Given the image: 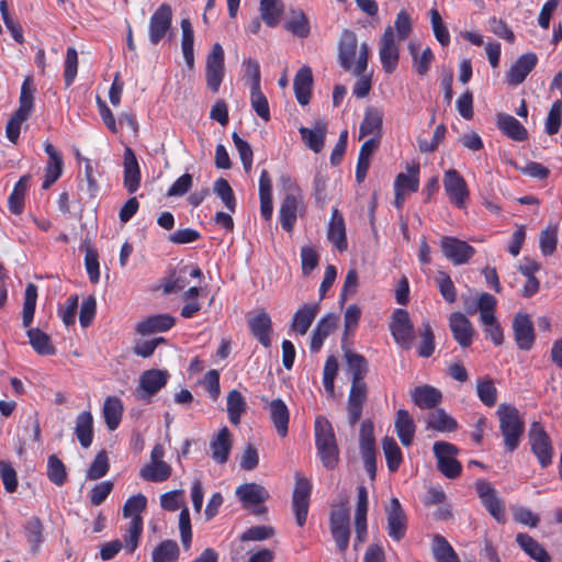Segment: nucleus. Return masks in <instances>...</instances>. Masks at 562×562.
Returning a JSON list of instances; mask_svg holds the SVG:
<instances>
[{
	"instance_id": "obj_1",
	"label": "nucleus",
	"mask_w": 562,
	"mask_h": 562,
	"mask_svg": "<svg viewBox=\"0 0 562 562\" xmlns=\"http://www.w3.org/2000/svg\"><path fill=\"white\" fill-rule=\"evenodd\" d=\"M499 420V430L507 450L514 451L520 443L525 430V423L518 409L510 404H501L496 411Z\"/></svg>"
},
{
	"instance_id": "obj_2",
	"label": "nucleus",
	"mask_w": 562,
	"mask_h": 562,
	"mask_svg": "<svg viewBox=\"0 0 562 562\" xmlns=\"http://www.w3.org/2000/svg\"><path fill=\"white\" fill-rule=\"evenodd\" d=\"M34 87L31 78H26L21 87L20 105L7 124L9 140H16L20 136L23 122L31 115L34 108Z\"/></svg>"
},
{
	"instance_id": "obj_3",
	"label": "nucleus",
	"mask_w": 562,
	"mask_h": 562,
	"mask_svg": "<svg viewBox=\"0 0 562 562\" xmlns=\"http://www.w3.org/2000/svg\"><path fill=\"white\" fill-rule=\"evenodd\" d=\"M395 38L394 30L387 26L379 42V58L383 70L386 74H393L398 65L400 43Z\"/></svg>"
},
{
	"instance_id": "obj_4",
	"label": "nucleus",
	"mask_w": 562,
	"mask_h": 562,
	"mask_svg": "<svg viewBox=\"0 0 562 562\" xmlns=\"http://www.w3.org/2000/svg\"><path fill=\"white\" fill-rule=\"evenodd\" d=\"M531 451L542 468L552 462L553 449L551 439L539 423H533L529 430Z\"/></svg>"
},
{
	"instance_id": "obj_5",
	"label": "nucleus",
	"mask_w": 562,
	"mask_h": 562,
	"mask_svg": "<svg viewBox=\"0 0 562 562\" xmlns=\"http://www.w3.org/2000/svg\"><path fill=\"white\" fill-rule=\"evenodd\" d=\"M224 74V49L221 44L215 43L206 57L205 67L206 86L212 92L220 90Z\"/></svg>"
},
{
	"instance_id": "obj_6",
	"label": "nucleus",
	"mask_w": 562,
	"mask_h": 562,
	"mask_svg": "<svg viewBox=\"0 0 562 562\" xmlns=\"http://www.w3.org/2000/svg\"><path fill=\"white\" fill-rule=\"evenodd\" d=\"M434 453L438 460V469L449 479L457 477L461 472V464L456 460L458 449L445 441L434 443Z\"/></svg>"
},
{
	"instance_id": "obj_7",
	"label": "nucleus",
	"mask_w": 562,
	"mask_h": 562,
	"mask_svg": "<svg viewBox=\"0 0 562 562\" xmlns=\"http://www.w3.org/2000/svg\"><path fill=\"white\" fill-rule=\"evenodd\" d=\"M443 256L456 266L467 263L475 254V249L467 241L451 236L440 239Z\"/></svg>"
},
{
	"instance_id": "obj_8",
	"label": "nucleus",
	"mask_w": 562,
	"mask_h": 562,
	"mask_svg": "<svg viewBox=\"0 0 562 562\" xmlns=\"http://www.w3.org/2000/svg\"><path fill=\"white\" fill-rule=\"evenodd\" d=\"M443 187L450 202L459 209L465 207L469 189L465 180L454 170L449 169L443 175Z\"/></svg>"
},
{
	"instance_id": "obj_9",
	"label": "nucleus",
	"mask_w": 562,
	"mask_h": 562,
	"mask_svg": "<svg viewBox=\"0 0 562 562\" xmlns=\"http://www.w3.org/2000/svg\"><path fill=\"white\" fill-rule=\"evenodd\" d=\"M172 23V9L169 4H160L149 19L148 36L153 45H157L168 33Z\"/></svg>"
},
{
	"instance_id": "obj_10",
	"label": "nucleus",
	"mask_w": 562,
	"mask_h": 562,
	"mask_svg": "<svg viewBox=\"0 0 562 562\" xmlns=\"http://www.w3.org/2000/svg\"><path fill=\"white\" fill-rule=\"evenodd\" d=\"M330 531L339 552H345L349 544V512L345 507L336 508L330 515Z\"/></svg>"
},
{
	"instance_id": "obj_11",
	"label": "nucleus",
	"mask_w": 562,
	"mask_h": 562,
	"mask_svg": "<svg viewBox=\"0 0 562 562\" xmlns=\"http://www.w3.org/2000/svg\"><path fill=\"white\" fill-rule=\"evenodd\" d=\"M303 210V199L301 193L295 190L288 193L280 206L279 217L284 231L291 233L294 228L299 214Z\"/></svg>"
},
{
	"instance_id": "obj_12",
	"label": "nucleus",
	"mask_w": 562,
	"mask_h": 562,
	"mask_svg": "<svg viewBox=\"0 0 562 562\" xmlns=\"http://www.w3.org/2000/svg\"><path fill=\"white\" fill-rule=\"evenodd\" d=\"M391 333L396 344H398L403 349H409L412 347L414 329L406 311L396 310L393 313Z\"/></svg>"
},
{
	"instance_id": "obj_13",
	"label": "nucleus",
	"mask_w": 562,
	"mask_h": 562,
	"mask_svg": "<svg viewBox=\"0 0 562 562\" xmlns=\"http://www.w3.org/2000/svg\"><path fill=\"white\" fill-rule=\"evenodd\" d=\"M476 492L491 516L498 522H505L504 501L498 496L496 490L490 483L481 481L476 483Z\"/></svg>"
},
{
	"instance_id": "obj_14",
	"label": "nucleus",
	"mask_w": 562,
	"mask_h": 562,
	"mask_svg": "<svg viewBox=\"0 0 562 562\" xmlns=\"http://www.w3.org/2000/svg\"><path fill=\"white\" fill-rule=\"evenodd\" d=\"M311 490L312 485L308 480L296 475L293 491V510L299 526H303L306 521Z\"/></svg>"
},
{
	"instance_id": "obj_15",
	"label": "nucleus",
	"mask_w": 562,
	"mask_h": 562,
	"mask_svg": "<svg viewBox=\"0 0 562 562\" xmlns=\"http://www.w3.org/2000/svg\"><path fill=\"white\" fill-rule=\"evenodd\" d=\"M387 518V533L395 540L400 541L404 538L406 532V516L396 497L390 501V504L385 507Z\"/></svg>"
},
{
	"instance_id": "obj_16",
	"label": "nucleus",
	"mask_w": 562,
	"mask_h": 562,
	"mask_svg": "<svg viewBox=\"0 0 562 562\" xmlns=\"http://www.w3.org/2000/svg\"><path fill=\"white\" fill-rule=\"evenodd\" d=\"M169 374L159 369L147 370L139 376L138 397L149 400L167 383Z\"/></svg>"
},
{
	"instance_id": "obj_17",
	"label": "nucleus",
	"mask_w": 562,
	"mask_h": 562,
	"mask_svg": "<svg viewBox=\"0 0 562 562\" xmlns=\"http://www.w3.org/2000/svg\"><path fill=\"white\" fill-rule=\"evenodd\" d=\"M236 495L244 503L247 508L254 507V513L260 515L263 513V503L269 494L267 490L256 483L243 484L236 488Z\"/></svg>"
},
{
	"instance_id": "obj_18",
	"label": "nucleus",
	"mask_w": 562,
	"mask_h": 562,
	"mask_svg": "<svg viewBox=\"0 0 562 562\" xmlns=\"http://www.w3.org/2000/svg\"><path fill=\"white\" fill-rule=\"evenodd\" d=\"M513 330L517 346L522 350H530L535 344V330L530 317L525 313H517L513 319Z\"/></svg>"
},
{
	"instance_id": "obj_19",
	"label": "nucleus",
	"mask_w": 562,
	"mask_h": 562,
	"mask_svg": "<svg viewBox=\"0 0 562 562\" xmlns=\"http://www.w3.org/2000/svg\"><path fill=\"white\" fill-rule=\"evenodd\" d=\"M369 46L367 43H362L359 48L357 63L353 68V74L358 76V80L353 86V94L358 98H364L369 94L371 89V79L363 76V72L368 66Z\"/></svg>"
},
{
	"instance_id": "obj_20",
	"label": "nucleus",
	"mask_w": 562,
	"mask_h": 562,
	"mask_svg": "<svg viewBox=\"0 0 562 562\" xmlns=\"http://www.w3.org/2000/svg\"><path fill=\"white\" fill-rule=\"evenodd\" d=\"M449 327L456 341L462 347H469L473 341L474 327L465 315L454 312L449 317Z\"/></svg>"
},
{
	"instance_id": "obj_21",
	"label": "nucleus",
	"mask_w": 562,
	"mask_h": 562,
	"mask_svg": "<svg viewBox=\"0 0 562 562\" xmlns=\"http://www.w3.org/2000/svg\"><path fill=\"white\" fill-rule=\"evenodd\" d=\"M537 63L538 57L535 53H526L519 56L506 74L508 85L516 87L522 83Z\"/></svg>"
},
{
	"instance_id": "obj_22",
	"label": "nucleus",
	"mask_w": 562,
	"mask_h": 562,
	"mask_svg": "<svg viewBox=\"0 0 562 562\" xmlns=\"http://www.w3.org/2000/svg\"><path fill=\"white\" fill-rule=\"evenodd\" d=\"M358 49L357 36L352 31L345 30L341 34L338 45L339 65L345 70L355 68L357 59H355Z\"/></svg>"
},
{
	"instance_id": "obj_23",
	"label": "nucleus",
	"mask_w": 562,
	"mask_h": 562,
	"mask_svg": "<svg viewBox=\"0 0 562 562\" xmlns=\"http://www.w3.org/2000/svg\"><path fill=\"white\" fill-rule=\"evenodd\" d=\"M123 183L128 193H134L140 186V169L135 154L128 147L125 148L123 158Z\"/></svg>"
},
{
	"instance_id": "obj_24",
	"label": "nucleus",
	"mask_w": 562,
	"mask_h": 562,
	"mask_svg": "<svg viewBox=\"0 0 562 562\" xmlns=\"http://www.w3.org/2000/svg\"><path fill=\"white\" fill-rule=\"evenodd\" d=\"M293 86L297 102L301 105H306L311 100L313 86L312 69L308 66H303L299 69L294 77Z\"/></svg>"
},
{
	"instance_id": "obj_25",
	"label": "nucleus",
	"mask_w": 562,
	"mask_h": 562,
	"mask_svg": "<svg viewBox=\"0 0 562 562\" xmlns=\"http://www.w3.org/2000/svg\"><path fill=\"white\" fill-rule=\"evenodd\" d=\"M327 237L329 241L339 250L347 249L346 227L345 221L337 209L331 212V218L328 225Z\"/></svg>"
},
{
	"instance_id": "obj_26",
	"label": "nucleus",
	"mask_w": 562,
	"mask_h": 562,
	"mask_svg": "<svg viewBox=\"0 0 562 562\" xmlns=\"http://www.w3.org/2000/svg\"><path fill=\"white\" fill-rule=\"evenodd\" d=\"M419 187V164L411 162L406 166V172H401L394 180V191L404 193L416 192Z\"/></svg>"
},
{
	"instance_id": "obj_27",
	"label": "nucleus",
	"mask_w": 562,
	"mask_h": 562,
	"mask_svg": "<svg viewBox=\"0 0 562 562\" xmlns=\"http://www.w3.org/2000/svg\"><path fill=\"white\" fill-rule=\"evenodd\" d=\"M319 310L317 303L302 305L293 315L291 328L299 335H305Z\"/></svg>"
},
{
	"instance_id": "obj_28",
	"label": "nucleus",
	"mask_w": 562,
	"mask_h": 562,
	"mask_svg": "<svg viewBox=\"0 0 562 562\" xmlns=\"http://www.w3.org/2000/svg\"><path fill=\"white\" fill-rule=\"evenodd\" d=\"M366 396V383L363 381H352L348 400L349 419L351 424L359 420Z\"/></svg>"
},
{
	"instance_id": "obj_29",
	"label": "nucleus",
	"mask_w": 562,
	"mask_h": 562,
	"mask_svg": "<svg viewBox=\"0 0 562 562\" xmlns=\"http://www.w3.org/2000/svg\"><path fill=\"white\" fill-rule=\"evenodd\" d=\"M175 324V318L168 314L149 316L137 324L136 330L140 335H151L170 329Z\"/></svg>"
},
{
	"instance_id": "obj_30",
	"label": "nucleus",
	"mask_w": 562,
	"mask_h": 562,
	"mask_svg": "<svg viewBox=\"0 0 562 562\" xmlns=\"http://www.w3.org/2000/svg\"><path fill=\"white\" fill-rule=\"evenodd\" d=\"M232 435L227 427L220 429L217 436L211 441L212 458L217 463H225L232 449Z\"/></svg>"
},
{
	"instance_id": "obj_31",
	"label": "nucleus",
	"mask_w": 562,
	"mask_h": 562,
	"mask_svg": "<svg viewBox=\"0 0 562 562\" xmlns=\"http://www.w3.org/2000/svg\"><path fill=\"white\" fill-rule=\"evenodd\" d=\"M249 327L252 335L259 340V342L268 348L271 344V327L272 322L270 316L261 312L249 319Z\"/></svg>"
},
{
	"instance_id": "obj_32",
	"label": "nucleus",
	"mask_w": 562,
	"mask_h": 562,
	"mask_svg": "<svg viewBox=\"0 0 562 562\" xmlns=\"http://www.w3.org/2000/svg\"><path fill=\"white\" fill-rule=\"evenodd\" d=\"M269 413L272 425L274 426L280 437H285L288 434V425L290 413L282 400H273L269 404Z\"/></svg>"
},
{
	"instance_id": "obj_33",
	"label": "nucleus",
	"mask_w": 562,
	"mask_h": 562,
	"mask_svg": "<svg viewBox=\"0 0 562 562\" xmlns=\"http://www.w3.org/2000/svg\"><path fill=\"white\" fill-rule=\"evenodd\" d=\"M45 151L48 155V161L46 165V175L43 188L47 189L60 177L63 171V159L59 151L50 143L46 145Z\"/></svg>"
},
{
	"instance_id": "obj_34",
	"label": "nucleus",
	"mask_w": 562,
	"mask_h": 562,
	"mask_svg": "<svg viewBox=\"0 0 562 562\" xmlns=\"http://www.w3.org/2000/svg\"><path fill=\"white\" fill-rule=\"evenodd\" d=\"M395 430L403 446H409L415 434V424L406 409H400L395 417Z\"/></svg>"
},
{
	"instance_id": "obj_35",
	"label": "nucleus",
	"mask_w": 562,
	"mask_h": 562,
	"mask_svg": "<svg viewBox=\"0 0 562 562\" xmlns=\"http://www.w3.org/2000/svg\"><path fill=\"white\" fill-rule=\"evenodd\" d=\"M337 317L329 314L324 316L316 325L313 330L312 339H311V351L317 352L325 339L331 333V330L336 327Z\"/></svg>"
},
{
	"instance_id": "obj_36",
	"label": "nucleus",
	"mask_w": 562,
	"mask_h": 562,
	"mask_svg": "<svg viewBox=\"0 0 562 562\" xmlns=\"http://www.w3.org/2000/svg\"><path fill=\"white\" fill-rule=\"evenodd\" d=\"M382 126V113L378 109H369L360 126L361 138L368 137L367 140H376L380 137Z\"/></svg>"
},
{
	"instance_id": "obj_37",
	"label": "nucleus",
	"mask_w": 562,
	"mask_h": 562,
	"mask_svg": "<svg viewBox=\"0 0 562 562\" xmlns=\"http://www.w3.org/2000/svg\"><path fill=\"white\" fill-rule=\"evenodd\" d=\"M497 126L505 136L513 140H525L527 138V130L513 115L499 114L497 116Z\"/></svg>"
},
{
	"instance_id": "obj_38",
	"label": "nucleus",
	"mask_w": 562,
	"mask_h": 562,
	"mask_svg": "<svg viewBox=\"0 0 562 562\" xmlns=\"http://www.w3.org/2000/svg\"><path fill=\"white\" fill-rule=\"evenodd\" d=\"M518 546L537 562H550L551 558L544 548L527 533L516 536Z\"/></svg>"
},
{
	"instance_id": "obj_39",
	"label": "nucleus",
	"mask_w": 562,
	"mask_h": 562,
	"mask_svg": "<svg viewBox=\"0 0 562 562\" xmlns=\"http://www.w3.org/2000/svg\"><path fill=\"white\" fill-rule=\"evenodd\" d=\"M283 10L281 0H260V18L269 27H276L280 23Z\"/></svg>"
},
{
	"instance_id": "obj_40",
	"label": "nucleus",
	"mask_w": 562,
	"mask_h": 562,
	"mask_svg": "<svg viewBox=\"0 0 562 562\" xmlns=\"http://www.w3.org/2000/svg\"><path fill=\"white\" fill-rule=\"evenodd\" d=\"M412 398L418 407L431 408L441 401V392L429 385L417 386L412 391Z\"/></svg>"
},
{
	"instance_id": "obj_41",
	"label": "nucleus",
	"mask_w": 562,
	"mask_h": 562,
	"mask_svg": "<svg viewBox=\"0 0 562 562\" xmlns=\"http://www.w3.org/2000/svg\"><path fill=\"white\" fill-rule=\"evenodd\" d=\"M75 434L83 448H89L93 438V418L90 412L77 416Z\"/></svg>"
},
{
	"instance_id": "obj_42",
	"label": "nucleus",
	"mask_w": 562,
	"mask_h": 562,
	"mask_svg": "<svg viewBox=\"0 0 562 562\" xmlns=\"http://www.w3.org/2000/svg\"><path fill=\"white\" fill-rule=\"evenodd\" d=\"M181 50L187 66L191 69L194 66V32L189 19L181 20Z\"/></svg>"
},
{
	"instance_id": "obj_43",
	"label": "nucleus",
	"mask_w": 562,
	"mask_h": 562,
	"mask_svg": "<svg viewBox=\"0 0 562 562\" xmlns=\"http://www.w3.org/2000/svg\"><path fill=\"white\" fill-rule=\"evenodd\" d=\"M171 472V467L165 461L148 462L140 469L139 476L147 482H164L170 477Z\"/></svg>"
},
{
	"instance_id": "obj_44",
	"label": "nucleus",
	"mask_w": 562,
	"mask_h": 562,
	"mask_svg": "<svg viewBox=\"0 0 562 562\" xmlns=\"http://www.w3.org/2000/svg\"><path fill=\"white\" fill-rule=\"evenodd\" d=\"M431 551L436 562H460L458 554L450 543L440 535L432 539Z\"/></svg>"
},
{
	"instance_id": "obj_45",
	"label": "nucleus",
	"mask_w": 562,
	"mask_h": 562,
	"mask_svg": "<svg viewBox=\"0 0 562 562\" xmlns=\"http://www.w3.org/2000/svg\"><path fill=\"white\" fill-rule=\"evenodd\" d=\"M123 413L122 402L115 396H109L103 404V416L110 430L119 427Z\"/></svg>"
},
{
	"instance_id": "obj_46",
	"label": "nucleus",
	"mask_w": 562,
	"mask_h": 562,
	"mask_svg": "<svg viewBox=\"0 0 562 562\" xmlns=\"http://www.w3.org/2000/svg\"><path fill=\"white\" fill-rule=\"evenodd\" d=\"M284 26L294 36L300 38H305L310 34V23L302 10H292Z\"/></svg>"
},
{
	"instance_id": "obj_47",
	"label": "nucleus",
	"mask_w": 562,
	"mask_h": 562,
	"mask_svg": "<svg viewBox=\"0 0 562 562\" xmlns=\"http://www.w3.org/2000/svg\"><path fill=\"white\" fill-rule=\"evenodd\" d=\"M43 524L38 517H31L24 525V532L29 543L31 544V550L33 553H37L40 547L44 542V533H43Z\"/></svg>"
},
{
	"instance_id": "obj_48",
	"label": "nucleus",
	"mask_w": 562,
	"mask_h": 562,
	"mask_svg": "<svg viewBox=\"0 0 562 562\" xmlns=\"http://www.w3.org/2000/svg\"><path fill=\"white\" fill-rule=\"evenodd\" d=\"M226 404L229 422L234 425H238L241 415L246 412L247 408L244 396L237 390H232L227 394Z\"/></svg>"
},
{
	"instance_id": "obj_49",
	"label": "nucleus",
	"mask_w": 562,
	"mask_h": 562,
	"mask_svg": "<svg viewBox=\"0 0 562 562\" xmlns=\"http://www.w3.org/2000/svg\"><path fill=\"white\" fill-rule=\"evenodd\" d=\"M316 448L322 463L328 469L335 468L338 461L336 439L318 440L316 441Z\"/></svg>"
},
{
	"instance_id": "obj_50",
	"label": "nucleus",
	"mask_w": 562,
	"mask_h": 562,
	"mask_svg": "<svg viewBox=\"0 0 562 562\" xmlns=\"http://www.w3.org/2000/svg\"><path fill=\"white\" fill-rule=\"evenodd\" d=\"M27 337L32 348L38 355H53L55 349L50 342V338L38 328H31L27 330Z\"/></svg>"
},
{
	"instance_id": "obj_51",
	"label": "nucleus",
	"mask_w": 562,
	"mask_h": 562,
	"mask_svg": "<svg viewBox=\"0 0 562 562\" xmlns=\"http://www.w3.org/2000/svg\"><path fill=\"white\" fill-rule=\"evenodd\" d=\"M378 143H363L358 157L356 178L358 182H362L367 176L372 155L376 150Z\"/></svg>"
},
{
	"instance_id": "obj_52",
	"label": "nucleus",
	"mask_w": 562,
	"mask_h": 562,
	"mask_svg": "<svg viewBox=\"0 0 562 562\" xmlns=\"http://www.w3.org/2000/svg\"><path fill=\"white\" fill-rule=\"evenodd\" d=\"M37 300V288L33 283H29L25 289V297L22 311V324L29 327L34 318L35 307Z\"/></svg>"
},
{
	"instance_id": "obj_53",
	"label": "nucleus",
	"mask_w": 562,
	"mask_h": 562,
	"mask_svg": "<svg viewBox=\"0 0 562 562\" xmlns=\"http://www.w3.org/2000/svg\"><path fill=\"white\" fill-rule=\"evenodd\" d=\"M142 532H143V519L142 518L132 519L128 522V525L125 529V533L123 536L124 548L127 552L133 553L136 550Z\"/></svg>"
},
{
	"instance_id": "obj_54",
	"label": "nucleus",
	"mask_w": 562,
	"mask_h": 562,
	"mask_svg": "<svg viewBox=\"0 0 562 562\" xmlns=\"http://www.w3.org/2000/svg\"><path fill=\"white\" fill-rule=\"evenodd\" d=\"M382 448L389 470L395 472L402 462V452L394 438L385 437L382 441Z\"/></svg>"
},
{
	"instance_id": "obj_55",
	"label": "nucleus",
	"mask_w": 562,
	"mask_h": 562,
	"mask_svg": "<svg viewBox=\"0 0 562 562\" xmlns=\"http://www.w3.org/2000/svg\"><path fill=\"white\" fill-rule=\"evenodd\" d=\"M213 192L222 200L225 207L234 213L236 210V200L227 180L218 178L213 184Z\"/></svg>"
},
{
	"instance_id": "obj_56",
	"label": "nucleus",
	"mask_w": 562,
	"mask_h": 562,
	"mask_svg": "<svg viewBox=\"0 0 562 562\" xmlns=\"http://www.w3.org/2000/svg\"><path fill=\"white\" fill-rule=\"evenodd\" d=\"M345 358L348 363L352 381H363V376L367 372L366 359L361 355L349 349L345 350Z\"/></svg>"
},
{
	"instance_id": "obj_57",
	"label": "nucleus",
	"mask_w": 562,
	"mask_h": 562,
	"mask_svg": "<svg viewBox=\"0 0 562 562\" xmlns=\"http://www.w3.org/2000/svg\"><path fill=\"white\" fill-rule=\"evenodd\" d=\"M428 426L435 430L446 432L454 430L457 423L445 411L437 409L429 415Z\"/></svg>"
},
{
	"instance_id": "obj_58",
	"label": "nucleus",
	"mask_w": 562,
	"mask_h": 562,
	"mask_svg": "<svg viewBox=\"0 0 562 562\" xmlns=\"http://www.w3.org/2000/svg\"><path fill=\"white\" fill-rule=\"evenodd\" d=\"M179 555L178 544L167 540L161 542L153 551V562H176Z\"/></svg>"
},
{
	"instance_id": "obj_59",
	"label": "nucleus",
	"mask_w": 562,
	"mask_h": 562,
	"mask_svg": "<svg viewBox=\"0 0 562 562\" xmlns=\"http://www.w3.org/2000/svg\"><path fill=\"white\" fill-rule=\"evenodd\" d=\"M250 104L256 114L262 120L268 121L270 119L269 103L260 87L250 89Z\"/></svg>"
},
{
	"instance_id": "obj_60",
	"label": "nucleus",
	"mask_w": 562,
	"mask_h": 562,
	"mask_svg": "<svg viewBox=\"0 0 562 562\" xmlns=\"http://www.w3.org/2000/svg\"><path fill=\"white\" fill-rule=\"evenodd\" d=\"M147 498L143 494L133 495L127 498L123 507L125 518H142L139 514L146 509Z\"/></svg>"
},
{
	"instance_id": "obj_61",
	"label": "nucleus",
	"mask_w": 562,
	"mask_h": 562,
	"mask_svg": "<svg viewBox=\"0 0 562 562\" xmlns=\"http://www.w3.org/2000/svg\"><path fill=\"white\" fill-rule=\"evenodd\" d=\"M562 123V101L557 100L551 105L546 119L544 130L548 135L552 136L559 132Z\"/></svg>"
},
{
	"instance_id": "obj_62",
	"label": "nucleus",
	"mask_w": 562,
	"mask_h": 562,
	"mask_svg": "<svg viewBox=\"0 0 562 562\" xmlns=\"http://www.w3.org/2000/svg\"><path fill=\"white\" fill-rule=\"evenodd\" d=\"M476 393L479 398L486 405L493 406L497 400V390L490 379H480L476 382Z\"/></svg>"
},
{
	"instance_id": "obj_63",
	"label": "nucleus",
	"mask_w": 562,
	"mask_h": 562,
	"mask_svg": "<svg viewBox=\"0 0 562 562\" xmlns=\"http://www.w3.org/2000/svg\"><path fill=\"white\" fill-rule=\"evenodd\" d=\"M395 38L397 41H405L412 32V21L405 10H401L395 18L394 25Z\"/></svg>"
},
{
	"instance_id": "obj_64",
	"label": "nucleus",
	"mask_w": 562,
	"mask_h": 562,
	"mask_svg": "<svg viewBox=\"0 0 562 562\" xmlns=\"http://www.w3.org/2000/svg\"><path fill=\"white\" fill-rule=\"evenodd\" d=\"M47 476L56 485H63L66 480V469L63 462L56 457L50 456L47 461Z\"/></svg>"
}]
</instances>
